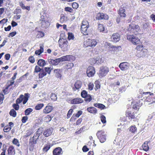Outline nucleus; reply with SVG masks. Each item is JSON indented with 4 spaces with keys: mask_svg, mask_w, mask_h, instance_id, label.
Returning a JSON list of instances; mask_svg holds the SVG:
<instances>
[{
    "mask_svg": "<svg viewBox=\"0 0 155 155\" xmlns=\"http://www.w3.org/2000/svg\"><path fill=\"white\" fill-rule=\"evenodd\" d=\"M143 95L144 96L143 98H146V101L149 103V104H152L155 102V96L153 93L150 92H143Z\"/></svg>",
    "mask_w": 155,
    "mask_h": 155,
    "instance_id": "obj_1",
    "label": "nucleus"
},
{
    "mask_svg": "<svg viewBox=\"0 0 155 155\" xmlns=\"http://www.w3.org/2000/svg\"><path fill=\"white\" fill-rule=\"evenodd\" d=\"M59 47L63 52L68 50V43L67 40L63 38H60L58 41Z\"/></svg>",
    "mask_w": 155,
    "mask_h": 155,
    "instance_id": "obj_2",
    "label": "nucleus"
},
{
    "mask_svg": "<svg viewBox=\"0 0 155 155\" xmlns=\"http://www.w3.org/2000/svg\"><path fill=\"white\" fill-rule=\"evenodd\" d=\"M109 71V68L106 66H103L100 67L98 75L101 78L106 76Z\"/></svg>",
    "mask_w": 155,
    "mask_h": 155,
    "instance_id": "obj_3",
    "label": "nucleus"
},
{
    "mask_svg": "<svg viewBox=\"0 0 155 155\" xmlns=\"http://www.w3.org/2000/svg\"><path fill=\"white\" fill-rule=\"evenodd\" d=\"M125 116L130 120H133V121H135L138 120L137 112L134 113L132 111L127 110L125 112Z\"/></svg>",
    "mask_w": 155,
    "mask_h": 155,
    "instance_id": "obj_4",
    "label": "nucleus"
},
{
    "mask_svg": "<svg viewBox=\"0 0 155 155\" xmlns=\"http://www.w3.org/2000/svg\"><path fill=\"white\" fill-rule=\"evenodd\" d=\"M25 96L23 94H21L19 98L16 100V103L18 104H20L23 101V104H25L28 100L29 97V93H25Z\"/></svg>",
    "mask_w": 155,
    "mask_h": 155,
    "instance_id": "obj_5",
    "label": "nucleus"
},
{
    "mask_svg": "<svg viewBox=\"0 0 155 155\" xmlns=\"http://www.w3.org/2000/svg\"><path fill=\"white\" fill-rule=\"evenodd\" d=\"M96 135L101 143H103L106 141V135L104 130H102L98 131L96 133Z\"/></svg>",
    "mask_w": 155,
    "mask_h": 155,
    "instance_id": "obj_6",
    "label": "nucleus"
},
{
    "mask_svg": "<svg viewBox=\"0 0 155 155\" xmlns=\"http://www.w3.org/2000/svg\"><path fill=\"white\" fill-rule=\"evenodd\" d=\"M97 43L96 40L94 39H88L84 42V45L86 47L94 48L95 47Z\"/></svg>",
    "mask_w": 155,
    "mask_h": 155,
    "instance_id": "obj_7",
    "label": "nucleus"
},
{
    "mask_svg": "<svg viewBox=\"0 0 155 155\" xmlns=\"http://www.w3.org/2000/svg\"><path fill=\"white\" fill-rule=\"evenodd\" d=\"M127 40L131 42L133 44L137 45L140 44V39L137 37L133 35H127Z\"/></svg>",
    "mask_w": 155,
    "mask_h": 155,
    "instance_id": "obj_8",
    "label": "nucleus"
},
{
    "mask_svg": "<svg viewBox=\"0 0 155 155\" xmlns=\"http://www.w3.org/2000/svg\"><path fill=\"white\" fill-rule=\"evenodd\" d=\"M143 101V99H137L134 100L132 102V104H133L132 108L135 110H138L140 107L143 104V103L142 101Z\"/></svg>",
    "mask_w": 155,
    "mask_h": 155,
    "instance_id": "obj_9",
    "label": "nucleus"
},
{
    "mask_svg": "<svg viewBox=\"0 0 155 155\" xmlns=\"http://www.w3.org/2000/svg\"><path fill=\"white\" fill-rule=\"evenodd\" d=\"M95 72L94 67L92 66H89L86 71L87 75L89 77H91L94 76Z\"/></svg>",
    "mask_w": 155,
    "mask_h": 155,
    "instance_id": "obj_10",
    "label": "nucleus"
},
{
    "mask_svg": "<svg viewBox=\"0 0 155 155\" xmlns=\"http://www.w3.org/2000/svg\"><path fill=\"white\" fill-rule=\"evenodd\" d=\"M128 30L130 31H134V33L135 31L137 32L140 31V28L139 26L137 25L130 24L129 25Z\"/></svg>",
    "mask_w": 155,
    "mask_h": 155,
    "instance_id": "obj_11",
    "label": "nucleus"
},
{
    "mask_svg": "<svg viewBox=\"0 0 155 155\" xmlns=\"http://www.w3.org/2000/svg\"><path fill=\"white\" fill-rule=\"evenodd\" d=\"M108 18V16L107 14L101 12L98 13L96 17V19L98 20L102 19L107 20Z\"/></svg>",
    "mask_w": 155,
    "mask_h": 155,
    "instance_id": "obj_12",
    "label": "nucleus"
},
{
    "mask_svg": "<svg viewBox=\"0 0 155 155\" xmlns=\"http://www.w3.org/2000/svg\"><path fill=\"white\" fill-rule=\"evenodd\" d=\"M120 39V35L118 33H113L110 37L111 41L116 43L119 41Z\"/></svg>",
    "mask_w": 155,
    "mask_h": 155,
    "instance_id": "obj_13",
    "label": "nucleus"
},
{
    "mask_svg": "<svg viewBox=\"0 0 155 155\" xmlns=\"http://www.w3.org/2000/svg\"><path fill=\"white\" fill-rule=\"evenodd\" d=\"M125 8L126 7L123 5L120 8L118 13L120 17L124 18L126 17V15L125 13Z\"/></svg>",
    "mask_w": 155,
    "mask_h": 155,
    "instance_id": "obj_14",
    "label": "nucleus"
},
{
    "mask_svg": "<svg viewBox=\"0 0 155 155\" xmlns=\"http://www.w3.org/2000/svg\"><path fill=\"white\" fill-rule=\"evenodd\" d=\"M82 85V82L79 80H77L74 84V86L72 87V90L74 91L77 90L79 91L81 88Z\"/></svg>",
    "mask_w": 155,
    "mask_h": 155,
    "instance_id": "obj_15",
    "label": "nucleus"
},
{
    "mask_svg": "<svg viewBox=\"0 0 155 155\" xmlns=\"http://www.w3.org/2000/svg\"><path fill=\"white\" fill-rule=\"evenodd\" d=\"M41 26L42 28H48L50 25V21L48 20L45 19L44 18H42L41 22Z\"/></svg>",
    "mask_w": 155,
    "mask_h": 155,
    "instance_id": "obj_16",
    "label": "nucleus"
},
{
    "mask_svg": "<svg viewBox=\"0 0 155 155\" xmlns=\"http://www.w3.org/2000/svg\"><path fill=\"white\" fill-rule=\"evenodd\" d=\"M53 130L52 127L47 128L43 131V134L45 137H48L51 134Z\"/></svg>",
    "mask_w": 155,
    "mask_h": 155,
    "instance_id": "obj_17",
    "label": "nucleus"
},
{
    "mask_svg": "<svg viewBox=\"0 0 155 155\" xmlns=\"http://www.w3.org/2000/svg\"><path fill=\"white\" fill-rule=\"evenodd\" d=\"M53 155H62L63 151L62 148L60 147H57L55 148L53 151Z\"/></svg>",
    "mask_w": 155,
    "mask_h": 155,
    "instance_id": "obj_18",
    "label": "nucleus"
},
{
    "mask_svg": "<svg viewBox=\"0 0 155 155\" xmlns=\"http://www.w3.org/2000/svg\"><path fill=\"white\" fill-rule=\"evenodd\" d=\"M14 83V81H8L7 84V86L5 89H3L2 91L4 94H7L9 93L8 89L11 86H12Z\"/></svg>",
    "mask_w": 155,
    "mask_h": 155,
    "instance_id": "obj_19",
    "label": "nucleus"
},
{
    "mask_svg": "<svg viewBox=\"0 0 155 155\" xmlns=\"http://www.w3.org/2000/svg\"><path fill=\"white\" fill-rule=\"evenodd\" d=\"M129 64L127 62H123L120 64L119 67L122 71H125L129 68Z\"/></svg>",
    "mask_w": 155,
    "mask_h": 155,
    "instance_id": "obj_20",
    "label": "nucleus"
},
{
    "mask_svg": "<svg viewBox=\"0 0 155 155\" xmlns=\"http://www.w3.org/2000/svg\"><path fill=\"white\" fill-rule=\"evenodd\" d=\"M39 135L38 134H35L33 137L30 139L29 144H34L37 143V140L38 138Z\"/></svg>",
    "mask_w": 155,
    "mask_h": 155,
    "instance_id": "obj_21",
    "label": "nucleus"
},
{
    "mask_svg": "<svg viewBox=\"0 0 155 155\" xmlns=\"http://www.w3.org/2000/svg\"><path fill=\"white\" fill-rule=\"evenodd\" d=\"M83 102V100L80 98H76L73 99L71 101L72 104H81Z\"/></svg>",
    "mask_w": 155,
    "mask_h": 155,
    "instance_id": "obj_22",
    "label": "nucleus"
},
{
    "mask_svg": "<svg viewBox=\"0 0 155 155\" xmlns=\"http://www.w3.org/2000/svg\"><path fill=\"white\" fill-rule=\"evenodd\" d=\"M72 57V55H67L66 56H62L61 57L58 58V59L60 62L61 61L62 62L65 61H70Z\"/></svg>",
    "mask_w": 155,
    "mask_h": 155,
    "instance_id": "obj_23",
    "label": "nucleus"
},
{
    "mask_svg": "<svg viewBox=\"0 0 155 155\" xmlns=\"http://www.w3.org/2000/svg\"><path fill=\"white\" fill-rule=\"evenodd\" d=\"M54 71L55 73L56 77L61 79L62 77V75L61 74L62 72L61 70L59 69H56L54 70Z\"/></svg>",
    "mask_w": 155,
    "mask_h": 155,
    "instance_id": "obj_24",
    "label": "nucleus"
},
{
    "mask_svg": "<svg viewBox=\"0 0 155 155\" xmlns=\"http://www.w3.org/2000/svg\"><path fill=\"white\" fill-rule=\"evenodd\" d=\"M49 104H48V105ZM53 110V107L51 106L48 105L43 110V112L44 114H47L50 113Z\"/></svg>",
    "mask_w": 155,
    "mask_h": 155,
    "instance_id": "obj_25",
    "label": "nucleus"
},
{
    "mask_svg": "<svg viewBox=\"0 0 155 155\" xmlns=\"http://www.w3.org/2000/svg\"><path fill=\"white\" fill-rule=\"evenodd\" d=\"M8 155H15V150L14 147L12 145L10 146L7 150Z\"/></svg>",
    "mask_w": 155,
    "mask_h": 155,
    "instance_id": "obj_26",
    "label": "nucleus"
},
{
    "mask_svg": "<svg viewBox=\"0 0 155 155\" xmlns=\"http://www.w3.org/2000/svg\"><path fill=\"white\" fill-rule=\"evenodd\" d=\"M44 45L43 44L40 45V49L36 50L35 52V54L37 55H39L44 52Z\"/></svg>",
    "mask_w": 155,
    "mask_h": 155,
    "instance_id": "obj_27",
    "label": "nucleus"
},
{
    "mask_svg": "<svg viewBox=\"0 0 155 155\" xmlns=\"http://www.w3.org/2000/svg\"><path fill=\"white\" fill-rule=\"evenodd\" d=\"M48 60L49 63L53 65H56L60 63L58 58L55 60L50 59H48Z\"/></svg>",
    "mask_w": 155,
    "mask_h": 155,
    "instance_id": "obj_28",
    "label": "nucleus"
},
{
    "mask_svg": "<svg viewBox=\"0 0 155 155\" xmlns=\"http://www.w3.org/2000/svg\"><path fill=\"white\" fill-rule=\"evenodd\" d=\"M87 111L91 113L95 114L97 112V110L96 108L94 107H90L87 109Z\"/></svg>",
    "mask_w": 155,
    "mask_h": 155,
    "instance_id": "obj_29",
    "label": "nucleus"
},
{
    "mask_svg": "<svg viewBox=\"0 0 155 155\" xmlns=\"http://www.w3.org/2000/svg\"><path fill=\"white\" fill-rule=\"evenodd\" d=\"M97 29L100 32L104 33L107 32V31H105V28L104 25L100 23H98Z\"/></svg>",
    "mask_w": 155,
    "mask_h": 155,
    "instance_id": "obj_30",
    "label": "nucleus"
},
{
    "mask_svg": "<svg viewBox=\"0 0 155 155\" xmlns=\"http://www.w3.org/2000/svg\"><path fill=\"white\" fill-rule=\"evenodd\" d=\"M88 28H81V31L82 33L84 35H87L89 32Z\"/></svg>",
    "mask_w": 155,
    "mask_h": 155,
    "instance_id": "obj_31",
    "label": "nucleus"
},
{
    "mask_svg": "<svg viewBox=\"0 0 155 155\" xmlns=\"http://www.w3.org/2000/svg\"><path fill=\"white\" fill-rule=\"evenodd\" d=\"M149 142L147 141H145L143 144L142 147L143 149V150L147 151L149 150V147L148 145Z\"/></svg>",
    "mask_w": 155,
    "mask_h": 155,
    "instance_id": "obj_32",
    "label": "nucleus"
},
{
    "mask_svg": "<svg viewBox=\"0 0 155 155\" xmlns=\"http://www.w3.org/2000/svg\"><path fill=\"white\" fill-rule=\"evenodd\" d=\"M19 5L22 9L23 10L26 9L28 11H29L30 10V6H25V5L23 3V2H19Z\"/></svg>",
    "mask_w": 155,
    "mask_h": 155,
    "instance_id": "obj_33",
    "label": "nucleus"
},
{
    "mask_svg": "<svg viewBox=\"0 0 155 155\" xmlns=\"http://www.w3.org/2000/svg\"><path fill=\"white\" fill-rule=\"evenodd\" d=\"M39 66L43 67L46 65V62L45 60L43 59H40L37 62Z\"/></svg>",
    "mask_w": 155,
    "mask_h": 155,
    "instance_id": "obj_34",
    "label": "nucleus"
},
{
    "mask_svg": "<svg viewBox=\"0 0 155 155\" xmlns=\"http://www.w3.org/2000/svg\"><path fill=\"white\" fill-rule=\"evenodd\" d=\"M47 74V73L43 69L39 73L38 77L39 78H42Z\"/></svg>",
    "mask_w": 155,
    "mask_h": 155,
    "instance_id": "obj_35",
    "label": "nucleus"
},
{
    "mask_svg": "<svg viewBox=\"0 0 155 155\" xmlns=\"http://www.w3.org/2000/svg\"><path fill=\"white\" fill-rule=\"evenodd\" d=\"M89 61L91 65H93L96 63H98L97 61H98V60H97V58H91Z\"/></svg>",
    "mask_w": 155,
    "mask_h": 155,
    "instance_id": "obj_36",
    "label": "nucleus"
},
{
    "mask_svg": "<svg viewBox=\"0 0 155 155\" xmlns=\"http://www.w3.org/2000/svg\"><path fill=\"white\" fill-rule=\"evenodd\" d=\"M137 130V128L135 125L131 126L130 127L129 131L133 133H135Z\"/></svg>",
    "mask_w": 155,
    "mask_h": 155,
    "instance_id": "obj_37",
    "label": "nucleus"
},
{
    "mask_svg": "<svg viewBox=\"0 0 155 155\" xmlns=\"http://www.w3.org/2000/svg\"><path fill=\"white\" fill-rule=\"evenodd\" d=\"M94 105L96 107L102 109H104V108L105 107V106L104 104H94Z\"/></svg>",
    "mask_w": 155,
    "mask_h": 155,
    "instance_id": "obj_38",
    "label": "nucleus"
},
{
    "mask_svg": "<svg viewBox=\"0 0 155 155\" xmlns=\"http://www.w3.org/2000/svg\"><path fill=\"white\" fill-rule=\"evenodd\" d=\"M9 114L11 116H12L14 117H15L17 115L16 112L14 109H11L10 111Z\"/></svg>",
    "mask_w": 155,
    "mask_h": 155,
    "instance_id": "obj_39",
    "label": "nucleus"
},
{
    "mask_svg": "<svg viewBox=\"0 0 155 155\" xmlns=\"http://www.w3.org/2000/svg\"><path fill=\"white\" fill-rule=\"evenodd\" d=\"M6 147L7 146L5 144H4L3 145L2 148V152L1 153L0 155H6L5 153L7 150Z\"/></svg>",
    "mask_w": 155,
    "mask_h": 155,
    "instance_id": "obj_40",
    "label": "nucleus"
},
{
    "mask_svg": "<svg viewBox=\"0 0 155 155\" xmlns=\"http://www.w3.org/2000/svg\"><path fill=\"white\" fill-rule=\"evenodd\" d=\"M52 118L50 115H48L44 118V120L46 122H49L51 120Z\"/></svg>",
    "mask_w": 155,
    "mask_h": 155,
    "instance_id": "obj_41",
    "label": "nucleus"
},
{
    "mask_svg": "<svg viewBox=\"0 0 155 155\" xmlns=\"http://www.w3.org/2000/svg\"><path fill=\"white\" fill-rule=\"evenodd\" d=\"M33 110L31 108H28L25 111V115H28L32 112Z\"/></svg>",
    "mask_w": 155,
    "mask_h": 155,
    "instance_id": "obj_42",
    "label": "nucleus"
},
{
    "mask_svg": "<svg viewBox=\"0 0 155 155\" xmlns=\"http://www.w3.org/2000/svg\"><path fill=\"white\" fill-rule=\"evenodd\" d=\"M44 106L43 104H38L35 106V109L36 110H40Z\"/></svg>",
    "mask_w": 155,
    "mask_h": 155,
    "instance_id": "obj_43",
    "label": "nucleus"
},
{
    "mask_svg": "<svg viewBox=\"0 0 155 155\" xmlns=\"http://www.w3.org/2000/svg\"><path fill=\"white\" fill-rule=\"evenodd\" d=\"M52 146L50 144L46 145L43 148V150L45 152H47Z\"/></svg>",
    "mask_w": 155,
    "mask_h": 155,
    "instance_id": "obj_44",
    "label": "nucleus"
},
{
    "mask_svg": "<svg viewBox=\"0 0 155 155\" xmlns=\"http://www.w3.org/2000/svg\"><path fill=\"white\" fill-rule=\"evenodd\" d=\"M50 97L51 100L53 101H56L57 99V95L53 93H52L51 94Z\"/></svg>",
    "mask_w": 155,
    "mask_h": 155,
    "instance_id": "obj_45",
    "label": "nucleus"
},
{
    "mask_svg": "<svg viewBox=\"0 0 155 155\" xmlns=\"http://www.w3.org/2000/svg\"><path fill=\"white\" fill-rule=\"evenodd\" d=\"M84 98L85 101L87 102H90L92 99V97L90 94H87V96Z\"/></svg>",
    "mask_w": 155,
    "mask_h": 155,
    "instance_id": "obj_46",
    "label": "nucleus"
},
{
    "mask_svg": "<svg viewBox=\"0 0 155 155\" xmlns=\"http://www.w3.org/2000/svg\"><path fill=\"white\" fill-rule=\"evenodd\" d=\"M43 69V68H40L38 66L36 65L35 68L34 72L38 73L40 72Z\"/></svg>",
    "mask_w": 155,
    "mask_h": 155,
    "instance_id": "obj_47",
    "label": "nucleus"
},
{
    "mask_svg": "<svg viewBox=\"0 0 155 155\" xmlns=\"http://www.w3.org/2000/svg\"><path fill=\"white\" fill-rule=\"evenodd\" d=\"M87 92L84 90H83L81 93V96L82 97L84 98L87 96Z\"/></svg>",
    "mask_w": 155,
    "mask_h": 155,
    "instance_id": "obj_48",
    "label": "nucleus"
},
{
    "mask_svg": "<svg viewBox=\"0 0 155 155\" xmlns=\"http://www.w3.org/2000/svg\"><path fill=\"white\" fill-rule=\"evenodd\" d=\"M44 36V33L41 31H38L37 35L36 37L38 38H40L43 37Z\"/></svg>",
    "mask_w": 155,
    "mask_h": 155,
    "instance_id": "obj_49",
    "label": "nucleus"
},
{
    "mask_svg": "<svg viewBox=\"0 0 155 155\" xmlns=\"http://www.w3.org/2000/svg\"><path fill=\"white\" fill-rule=\"evenodd\" d=\"M12 143L13 144L16 145L18 147H19L20 145L18 140L16 138H14L13 140Z\"/></svg>",
    "mask_w": 155,
    "mask_h": 155,
    "instance_id": "obj_50",
    "label": "nucleus"
},
{
    "mask_svg": "<svg viewBox=\"0 0 155 155\" xmlns=\"http://www.w3.org/2000/svg\"><path fill=\"white\" fill-rule=\"evenodd\" d=\"M65 16L64 14H61L60 16V22L61 23H63L65 21Z\"/></svg>",
    "mask_w": 155,
    "mask_h": 155,
    "instance_id": "obj_51",
    "label": "nucleus"
},
{
    "mask_svg": "<svg viewBox=\"0 0 155 155\" xmlns=\"http://www.w3.org/2000/svg\"><path fill=\"white\" fill-rule=\"evenodd\" d=\"M74 66V64L72 63H68L66 66V68L68 69H71Z\"/></svg>",
    "mask_w": 155,
    "mask_h": 155,
    "instance_id": "obj_52",
    "label": "nucleus"
},
{
    "mask_svg": "<svg viewBox=\"0 0 155 155\" xmlns=\"http://www.w3.org/2000/svg\"><path fill=\"white\" fill-rule=\"evenodd\" d=\"M32 133L31 130H27L26 132V134L25 135L24 137H27L30 136Z\"/></svg>",
    "mask_w": 155,
    "mask_h": 155,
    "instance_id": "obj_53",
    "label": "nucleus"
},
{
    "mask_svg": "<svg viewBox=\"0 0 155 155\" xmlns=\"http://www.w3.org/2000/svg\"><path fill=\"white\" fill-rule=\"evenodd\" d=\"M68 39L69 40H71V39H74V35L72 33L69 32L68 33Z\"/></svg>",
    "mask_w": 155,
    "mask_h": 155,
    "instance_id": "obj_54",
    "label": "nucleus"
},
{
    "mask_svg": "<svg viewBox=\"0 0 155 155\" xmlns=\"http://www.w3.org/2000/svg\"><path fill=\"white\" fill-rule=\"evenodd\" d=\"M28 60L29 62L32 64L34 63L35 62V58L32 56H30L28 58Z\"/></svg>",
    "mask_w": 155,
    "mask_h": 155,
    "instance_id": "obj_55",
    "label": "nucleus"
},
{
    "mask_svg": "<svg viewBox=\"0 0 155 155\" xmlns=\"http://www.w3.org/2000/svg\"><path fill=\"white\" fill-rule=\"evenodd\" d=\"M52 69L50 68L49 67H45L44 68V71L47 73L48 74H50L51 71Z\"/></svg>",
    "mask_w": 155,
    "mask_h": 155,
    "instance_id": "obj_56",
    "label": "nucleus"
},
{
    "mask_svg": "<svg viewBox=\"0 0 155 155\" xmlns=\"http://www.w3.org/2000/svg\"><path fill=\"white\" fill-rule=\"evenodd\" d=\"M12 128L8 126H5L4 129V131L5 132H8Z\"/></svg>",
    "mask_w": 155,
    "mask_h": 155,
    "instance_id": "obj_57",
    "label": "nucleus"
},
{
    "mask_svg": "<svg viewBox=\"0 0 155 155\" xmlns=\"http://www.w3.org/2000/svg\"><path fill=\"white\" fill-rule=\"evenodd\" d=\"M64 10L65 11L71 13L73 12V9L69 7H67L65 8Z\"/></svg>",
    "mask_w": 155,
    "mask_h": 155,
    "instance_id": "obj_58",
    "label": "nucleus"
},
{
    "mask_svg": "<svg viewBox=\"0 0 155 155\" xmlns=\"http://www.w3.org/2000/svg\"><path fill=\"white\" fill-rule=\"evenodd\" d=\"M95 85V89L96 90L100 88V84L99 82L98 81H96L94 82Z\"/></svg>",
    "mask_w": 155,
    "mask_h": 155,
    "instance_id": "obj_59",
    "label": "nucleus"
},
{
    "mask_svg": "<svg viewBox=\"0 0 155 155\" xmlns=\"http://www.w3.org/2000/svg\"><path fill=\"white\" fill-rule=\"evenodd\" d=\"M101 122L103 124H104L106 123V118L105 117L104 115H102L101 116Z\"/></svg>",
    "mask_w": 155,
    "mask_h": 155,
    "instance_id": "obj_60",
    "label": "nucleus"
},
{
    "mask_svg": "<svg viewBox=\"0 0 155 155\" xmlns=\"http://www.w3.org/2000/svg\"><path fill=\"white\" fill-rule=\"evenodd\" d=\"M12 107L13 108L16 110H18L19 108V106L18 104H14L12 105Z\"/></svg>",
    "mask_w": 155,
    "mask_h": 155,
    "instance_id": "obj_61",
    "label": "nucleus"
},
{
    "mask_svg": "<svg viewBox=\"0 0 155 155\" xmlns=\"http://www.w3.org/2000/svg\"><path fill=\"white\" fill-rule=\"evenodd\" d=\"M94 87V84L92 83H90L88 84V89L90 91H91L93 89Z\"/></svg>",
    "mask_w": 155,
    "mask_h": 155,
    "instance_id": "obj_62",
    "label": "nucleus"
},
{
    "mask_svg": "<svg viewBox=\"0 0 155 155\" xmlns=\"http://www.w3.org/2000/svg\"><path fill=\"white\" fill-rule=\"evenodd\" d=\"M29 144V150L30 151H33L35 148V144Z\"/></svg>",
    "mask_w": 155,
    "mask_h": 155,
    "instance_id": "obj_63",
    "label": "nucleus"
},
{
    "mask_svg": "<svg viewBox=\"0 0 155 155\" xmlns=\"http://www.w3.org/2000/svg\"><path fill=\"white\" fill-rule=\"evenodd\" d=\"M72 7L74 9H76L78 7V4L76 2H74L72 4Z\"/></svg>",
    "mask_w": 155,
    "mask_h": 155,
    "instance_id": "obj_64",
    "label": "nucleus"
}]
</instances>
